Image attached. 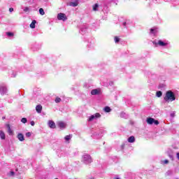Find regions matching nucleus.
Returning a JSON list of instances; mask_svg holds the SVG:
<instances>
[{"label": "nucleus", "mask_w": 179, "mask_h": 179, "mask_svg": "<svg viewBox=\"0 0 179 179\" xmlns=\"http://www.w3.org/2000/svg\"><path fill=\"white\" fill-rule=\"evenodd\" d=\"M166 101H174L176 100V95L171 90L166 92V96H164Z\"/></svg>", "instance_id": "1"}, {"label": "nucleus", "mask_w": 179, "mask_h": 179, "mask_svg": "<svg viewBox=\"0 0 179 179\" xmlns=\"http://www.w3.org/2000/svg\"><path fill=\"white\" fill-rule=\"evenodd\" d=\"M83 160L85 164H89L92 163V157L87 154L84 155L83 156Z\"/></svg>", "instance_id": "2"}, {"label": "nucleus", "mask_w": 179, "mask_h": 179, "mask_svg": "<svg viewBox=\"0 0 179 179\" xmlns=\"http://www.w3.org/2000/svg\"><path fill=\"white\" fill-rule=\"evenodd\" d=\"M8 93V88L5 85H0V94L1 96H3V94H6Z\"/></svg>", "instance_id": "3"}, {"label": "nucleus", "mask_w": 179, "mask_h": 179, "mask_svg": "<svg viewBox=\"0 0 179 179\" xmlns=\"http://www.w3.org/2000/svg\"><path fill=\"white\" fill-rule=\"evenodd\" d=\"M57 19L58 20H63V22H65V20H68V17H66L65 13H60L57 15Z\"/></svg>", "instance_id": "4"}, {"label": "nucleus", "mask_w": 179, "mask_h": 179, "mask_svg": "<svg viewBox=\"0 0 179 179\" xmlns=\"http://www.w3.org/2000/svg\"><path fill=\"white\" fill-rule=\"evenodd\" d=\"M100 117H101V115H100L99 113H96L95 115H92L90 117L89 121H92L94 120V118H100Z\"/></svg>", "instance_id": "5"}, {"label": "nucleus", "mask_w": 179, "mask_h": 179, "mask_svg": "<svg viewBox=\"0 0 179 179\" xmlns=\"http://www.w3.org/2000/svg\"><path fill=\"white\" fill-rule=\"evenodd\" d=\"M48 127L50 128H52V129H55V128H56L55 122H54V121H52V120H49L48 121Z\"/></svg>", "instance_id": "6"}, {"label": "nucleus", "mask_w": 179, "mask_h": 179, "mask_svg": "<svg viewBox=\"0 0 179 179\" xmlns=\"http://www.w3.org/2000/svg\"><path fill=\"white\" fill-rule=\"evenodd\" d=\"M91 94L92 96H96V94H100V90L94 89L91 91Z\"/></svg>", "instance_id": "7"}, {"label": "nucleus", "mask_w": 179, "mask_h": 179, "mask_svg": "<svg viewBox=\"0 0 179 179\" xmlns=\"http://www.w3.org/2000/svg\"><path fill=\"white\" fill-rule=\"evenodd\" d=\"M36 113L38 114H41V111L43 110V106L41 105H37L36 107Z\"/></svg>", "instance_id": "8"}, {"label": "nucleus", "mask_w": 179, "mask_h": 179, "mask_svg": "<svg viewBox=\"0 0 179 179\" xmlns=\"http://www.w3.org/2000/svg\"><path fill=\"white\" fill-rule=\"evenodd\" d=\"M6 128L8 129V135H13V130H12V129L10 128V124H6Z\"/></svg>", "instance_id": "9"}, {"label": "nucleus", "mask_w": 179, "mask_h": 179, "mask_svg": "<svg viewBox=\"0 0 179 179\" xmlns=\"http://www.w3.org/2000/svg\"><path fill=\"white\" fill-rule=\"evenodd\" d=\"M17 138L20 141V142H23V141H24V136H23V134L19 133Z\"/></svg>", "instance_id": "10"}, {"label": "nucleus", "mask_w": 179, "mask_h": 179, "mask_svg": "<svg viewBox=\"0 0 179 179\" xmlns=\"http://www.w3.org/2000/svg\"><path fill=\"white\" fill-rule=\"evenodd\" d=\"M58 125L61 129H64L66 127V124L64 122H59Z\"/></svg>", "instance_id": "11"}, {"label": "nucleus", "mask_w": 179, "mask_h": 179, "mask_svg": "<svg viewBox=\"0 0 179 179\" xmlns=\"http://www.w3.org/2000/svg\"><path fill=\"white\" fill-rule=\"evenodd\" d=\"M72 139V134L67 135L64 137V141L69 143V141Z\"/></svg>", "instance_id": "12"}, {"label": "nucleus", "mask_w": 179, "mask_h": 179, "mask_svg": "<svg viewBox=\"0 0 179 179\" xmlns=\"http://www.w3.org/2000/svg\"><path fill=\"white\" fill-rule=\"evenodd\" d=\"M155 44H159L160 45V47H166V45H167V43H164L163 42V41H158L157 43Z\"/></svg>", "instance_id": "13"}, {"label": "nucleus", "mask_w": 179, "mask_h": 179, "mask_svg": "<svg viewBox=\"0 0 179 179\" xmlns=\"http://www.w3.org/2000/svg\"><path fill=\"white\" fill-rule=\"evenodd\" d=\"M147 122L150 125H152L153 124V122H155V119H153L152 117H148V118H147Z\"/></svg>", "instance_id": "14"}, {"label": "nucleus", "mask_w": 179, "mask_h": 179, "mask_svg": "<svg viewBox=\"0 0 179 179\" xmlns=\"http://www.w3.org/2000/svg\"><path fill=\"white\" fill-rule=\"evenodd\" d=\"M36 23H37V22L35 20H34L29 25L31 29H36Z\"/></svg>", "instance_id": "15"}, {"label": "nucleus", "mask_w": 179, "mask_h": 179, "mask_svg": "<svg viewBox=\"0 0 179 179\" xmlns=\"http://www.w3.org/2000/svg\"><path fill=\"white\" fill-rule=\"evenodd\" d=\"M128 142L129 143H134V142H135V137L134 136H130L129 138H128Z\"/></svg>", "instance_id": "16"}, {"label": "nucleus", "mask_w": 179, "mask_h": 179, "mask_svg": "<svg viewBox=\"0 0 179 179\" xmlns=\"http://www.w3.org/2000/svg\"><path fill=\"white\" fill-rule=\"evenodd\" d=\"M150 34H156L157 33V29L156 28H152L150 31Z\"/></svg>", "instance_id": "17"}, {"label": "nucleus", "mask_w": 179, "mask_h": 179, "mask_svg": "<svg viewBox=\"0 0 179 179\" xmlns=\"http://www.w3.org/2000/svg\"><path fill=\"white\" fill-rule=\"evenodd\" d=\"M103 111H105V113H110L111 112V108H110L109 106H106L103 108Z\"/></svg>", "instance_id": "18"}, {"label": "nucleus", "mask_w": 179, "mask_h": 179, "mask_svg": "<svg viewBox=\"0 0 179 179\" xmlns=\"http://www.w3.org/2000/svg\"><path fill=\"white\" fill-rule=\"evenodd\" d=\"M0 138L1 139L5 140V133L3 131H0Z\"/></svg>", "instance_id": "19"}, {"label": "nucleus", "mask_w": 179, "mask_h": 179, "mask_svg": "<svg viewBox=\"0 0 179 179\" xmlns=\"http://www.w3.org/2000/svg\"><path fill=\"white\" fill-rule=\"evenodd\" d=\"M70 6H73V8L78 6V2H71L69 3Z\"/></svg>", "instance_id": "20"}, {"label": "nucleus", "mask_w": 179, "mask_h": 179, "mask_svg": "<svg viewBox=\"0 0 179 179\" xmlns=\"http://www.w3.org/2000/svg\"><path fill=\"white\" fill-rule=\"evenodd\" d=\"M39 13H40V15H41L42 16L44 15H45V12H44V9H43V8H40V9H39Z\"/></svg>", "instance_id": "21"}, {"label": "nucleus", "mask_w": 179, "mask_h": 179, "mask_svg": "<svg viewBox=\"0 0 179 179\" xmlns=\"http://www.w3.org/2000/svg\"><path fill=\"white\" fill-rule=\"evenodd\" d=\"M162 95H163V92H162V91L157 92V97H162Z\"/></svg>", "instance_id": "22"}, {"label": "nucleus", "mask_w": 179, "mask_h": 179, "mask_svg": "<svg viewBox=\"0 0 179 179\" xmlns=\"http://www.w3.org/2000/svg\"><path fill=\"white\" fill-rule=\"evenodd\" d=\"M173 171L172 170H169L166 173V176H173Z\"/></svg>", "instance_id": "23"}, {"label": "nucleus", "mask_w": 179, "mask_h": 179, "mask_svg": "<svg viewBox=\"0 0 179 179\" xmlns=\"http://www.w3.org/2000/svg\"><path fill=\"white\" fill-rule=\"evenodd\" d=\"M120 117L122 118H127V114H125V113L122 112L120 113Z\"/></svg>", "instance_id": "24"}, {"label": "nucleus", "mask_w": 179, "mask_h": 179, "mask_svg": "<svg viewBox=\"0 0 179 179\" xmlns=\"http://www.w3.org/2000/svg\"><path fill=\"white\" fill-rule=\"evenodd\" d=\"M21 122H22V124H26V122H27V119L26 117L22 118Z\"/></svg>", "instance_id": "25"}, {"label": "nucleus", "mask_w": 179, "mask_h": 179, "mask_svg": "<svg viewBox=\"0 0 179 179\" xmlns=\"http://www.w3.org/2000/svg\"><path fill=\"white\" fill-rule=\"evenodd\" d=\"M61 101H62V99L59 97H56V99L55 100V103H61Z\"/></svg>", "instance_id": "26"}, {"label": "nucleus", "mask_w": 179, "mask_h": 179, "mask_svg": "<svg viewBox=\"0 0 179 179\" xmlns=\"http://www.w3.org/2000/svg\"><path fill=\"white\" fill-rule=\"evenodd\" d=\"M99 8V4L96 3L94 4V6H93V10H97V8Z\"/></svg>", "instance_id": "27"}, {"label": "nucleus", "mask_w": 179, "mask_h": 179, "mask_svg": "<svg viewBox=\"0 0 179 179\" xmlns=\"http://www.w3.org/2000/svg\"><path fill=\"white\" fill-rule=\"evenodd\" d=\"M80 33L81 34H85V33H86V29L81 28Z\"/></svg>", "instance_id": "28"}, {"label": "nucleus", "mask_w": 179, "mask_h": 179, "mask_svg": "<svg viewBox=\"0 0 179 179\" xmlns=\"http://www.w3.org/2000/svg\"><path fill=\"white\" fill-rule=\"evenodd\" d=\"M25 136H27V138H30L31 136V133L30 132L26 133Z\"/></svg>", "instance_id": "29"}, {"label": "nucleus", "mask_w": 179, "mask_h": 179, "mask_svg": "<svg viewBox=\"0 0 179 179\" xmlns=\"http://www.w3.org/2000/svg\"><path fill=\"white\" fill-rule=\"evenodd\" d=\"M115 43H120V38H118L117 36L115 37Z\"/></svg>", "instance_id": "30"}, {"label": "nucleus", "mask_w": 179, "mask_h": 179, "mask_svg": "<svg viewBox=\"0 0 179 179\" xmlns=\"http://www.w3.org/2000/svg\"><path fill=\"white\" fill-rule=\"evenodd\" d=\"M6 34H7V36H8L9 37H12V36H13V33H12V32H7Z\"/></svg>", "instance_id": "31"}, {"label": "nucleus", "mask_w": 179, "mask_h": 179, "mask_svg": "<svg viewBox=\"0 0 179 179\" xmlns=\"http://www.w3.org/2000/svg\"><path fill=\"white\" fill-rule=\"evenodd\" d=\"M171 117H172V118H174V117H176V112H173L171 113Z\"/></svg>", "instance_id": "32"}, {"label": "nucleus", "mask_w": 179, "mask_h": 179, "mask_svg": "<svg viewBox=\"0 0 179 179\" xmlns=\"http://www.w3.org/2000/svg\"><path fill=\"white\" fill-rule=\"evenodd\" d=\"M153 124H155V125H159V122H158L157 120H155L154 119V122H153Z\"/></svg>", "instance_id": "33"}, {"label": "nucleus", "mask_w": 179, "mask_h": 179, "mask_svg": "<svg viewBox=\"0 0 179 179\" xmlns=\"http://www.w3.org/2000/svg\"><path fill=\"white\" fill-rule=\"evenodd\" d=\"M24 12H29V7H25L24 9Z\"/></svg>", "instance_id": "34"}, {"label": "nucleus", "mask_w": 179, "mask_h": 179, "mask_svg": "<svg viewBox=\"0 0 179 179\" xmlns=\"http://www.w3.org/2000/svg\"><path fill=\"white\" fill-rule=\"evenodd\" d=\"M164 164H169V160L165 159V160L164 161Z\"/></svg>", "instance_id": "35"}, {"label": "nucleus", "mask_w": 179, "mask_h": 179, "mask_svg": "<svg viewBox=\"0 0 179 179\" xmlns=\"http://www.w3.org/2000/svg\"><path fill=\"white\" fill-rule=\"evenodd\" d=\"M9 12H10V13H12V12H13V8H9Z\"/></svg>", "instance_id": "36"}, {"label": "nucleus", "mask_w": 179, "mask_h": 179, "mask_svg": "<svg viewBox=\"0 0 179 179\" xmlns=\"http://www.w3.org/2000/svg\"><path fill=\"white\" fill-rule=\"evenodd\" d=\"M31 125L32 127H34V125H35L34 121H31Z\"/></svg>", "instance_id": "37"}, {"label": "nucleus", "mask_w": 179, "mask_h": 179, "mask_svg": "<svg viewBox=\"0 0 179 179\" xmlns=\"http://www.w3.org/2000/svg\"><path fill=\"white\" fill-rule=\"evenodd\" d=\"M169 157L170 159H171V160H174V157H173V155H169Z\"/></svg>", "instance_id": "38"}, {"label": "nucleus", "mask_w": 179, "mask_h": 179, "mask_svg": "<svg viewBox=\"0 0 179 179\" xmlns=\"http://www.w3.org/2000/svg\"><path fill=\"white\" fill-rule=\"evenodd\" d=\"M176 156H177V157H178V159L179 160V152L177 153Z\"/></svg>", "instance_id": "39"}, {"label": "nucleus", "mask_w": 179, "mask_h": 179, "mask_svg": "<svg viewBox=\"0 0 179 179\" xmlns=\"http://www.w3.org/2000/svg\"><path fill=\"white\" fill-rule=\"evenodd\" d=\"M123 26H127V22H123Z\"/></svg>", "instance_id": "40"}, {"label": "nucleus", "mask_w": 179, "mask_h": 179, "mask_svg": "<svg viewBox=\"0 0 179 179\" xmlns=\"http://www.w3.org/2000/svg\"><path fill=\"white\" fill-rule=\"evenodd\" d=\"M10 173H11V176H13V174H15V172L13 171H11Z\"/></svg>", "instance_id": "41"}, {"label": "nucleus", "mask_w": 179, "mask_h": 179, "mask_svg": "<svg viewBox=\"0 0 179 179\" xmlns=\"http://www.w3.org/2000/svg\"><path fill=\"white\" fill-rule=\"evenodd\" d=\"M4 118H5V117H3V120H4Z\"/></svg>", "instance_id": "42"}, {"label": "nucleus", "mask_w": 179, "mask_h": 179, "mask_svg": "<svg viewBox=\"0 0 179 179\" xmlns=\"http://www.w3.org/2000/svg\"><path fill=\"white\" fill-rule=\"evenodd\" d=\"M116 179H120L119 178H117Z\"/></svg>", "instance_id": "43"}, {"label": "nucleus", "mask_w": 179, "mask_h": 179, "mask_svg": "<svg viewBox=\"0 0 179 179\" xmlns=\"http://www.w3.org/2000/svg\"><path fill=\"white\" fill-rule=\"evenodd\" d=\"M55 179H58V178H55Z\"/></svg>", "instance_id": "44"}]
</instances>
